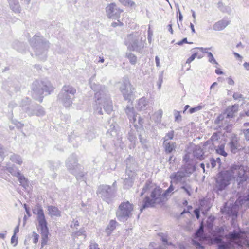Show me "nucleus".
Wrapping results in <instances>:
<instances>
[{
	"mask_svg": "<svg viewBox=\"0 0 249 249\" xmlns=\"http://www.w3.org/2000/svg\"><path fill=\"white\" fill-rule=\"evenodd\" d=\"M232 179L236 183L239 192L245 190V187L249 178L241 164H232L228 169L219 172L215 178L214 191L218 194L225 190Z\"/></svg>",
	"mask_w": 249,
	"mask_h": 249,
	"instance_id": "obj_1",
	"label": "nucleus"
},
{
	"mask_svg": "<svg viewBox=\"0 0 249 249\" xmlns=\"http://www.w3.org/2000/svg\"><path fill=\"white\" fill-rule=\"evenodd\" d=\"M32 97L41 103L44 96L51 94L54 89L50 82L39 80L35 81L31 86Z\"/></svg>",
	"mask_w": 249,
	"mask_h": 249,
	"instance_id": "obj_2",
	"label": "nucleus"
},
{
	"mask_svg": "<svg viewBox=\"0 0 249 249\" xmlns=\"http://www.w3.org/2000/svg\"><path fill=\"white\" fill-rule=\"evenodd\" d=\"M95 98L97 99L96 105L94 107V112L99 115L103 114L102 107L107 114H110L113 110V106L110 97L108 94L107 90L103 89L100 92L95 94Z\"/></svg>",
	"mask_w": 249,
	"mask_h": 249,
	"instance_id": "obj_3",
	"label": "nucleus"
},
{
	"mask_svg": "<svg viewBox=\"0 0 249 249\" xmlns=\"http://www.w3.org/2000/svg\"><path fill=\"white\" fill-rule=\"evenodd\" d=\"M29 42L34 50L36 55L41 60H45L47 57V51L49 48V42L42 36L35 35L30 39Z\"/></svg>",
	"mask_w": 249,
	"mask_h": 249,
	"instance_id": "obj_4",
	"label": "nucleus"
},
{
	"mask_svg": "<svg viewBox=\"0 0 249 249\" xmlns=\"http://www.w3.org/2000/svg\"><path fill=\"white\" fill-rule=\"evenodd\" d=\"M33 213L37 215V220L38 222V229L40 230L41 237V248L46 245L48 241L49 234L47 222L45 218L44 211L40 205H37L36 209L33 210Z\"/></svg>",
	"mask_w": 249,
	"mask_h": 249,
	"instance_id": "obj_5",
	"label": "nucleus"
},
{
	"mask_svg": "<svg viewBox=\"0 0 249 249\" xmlns=\"http://www.w3.org/2000/svg\"><path fill=\"white\" fill-rule=\"evenodd\" d=\"M162 189L160 187H156L152 191L150 197L146 196L143 200L142 205L140 209L141 212L147 208L154 207L155 204H160L165 200V197L162 194Z\"/></svg>",
	"mask_w": 249,
	"mask_h": 249,
	"instance_id": "obj_6",
	"label": "nucleus"
},
{
	"mask_svg": "<svg viewBox=\"0 0 249 249\" xmlns=\"http://www.w3.org/2000/svg\"><path fill=\"white\" fill-rule=\"evenodd\" d=\"M76 92V90L74 87L65 85L58 95V100L66 107H69L72 103Z\"/></svg>",
	"mask_w": 249,
	"mask_h": 249,
	"instance_id": "obj_7",
	"label": "nucleus"
},
{
	"mask_svg": "<svg viewBox=\"0 0 249 249\" xmlns=\"http://www.w3.org/2000/svg\"><path fill=\"white\" fill-rule=\"evenodd\" d=\"M133 210L134 205L128 201L122 202L116 210V217L120 222L126 221L131 217Z\"/></svg>",
	"mask_w": 249,
	"mask_h": 249,
	"instance_id": "obj_8",
	"label": "nucleus"
},
{
	"mask_svg": "<svg viewBox=\"0 0 249 249\" xmlns=\"http://www.w3.org/2000/svg\"><path fill=\"white\" fill-rule=\"evenodd\" d=\"M116 192L115 189L109 185H101L99 186L97 194L103 200L109 204L115 196Z\"/></svg>",
	"mask_w": 249,
	"mask_h": 249,
	"instance_id": "obj_9",
	"label": "nucleus"
},
{
	"mask_svg": "<svg viewBox=\"0 0 249 249\" xmlns=\"http://www.w3.org/2000/svg\"><path fill=\"white\" fill-rule=\"evenodd\" d=\"M120 90L125 100L130 99L133 93L134 89L132 88V86L127 77H124L123 78V82L120 87Z\"/></svg>",
	"mask_w": 249,
	"mask_h": 249,
	"instance_id": "obj_10",
	"label": "nucleus"
},
{
	"mask_svg": "<svg viewBox=\"0 0 249 249\" xmlns=\"http://www.w3.org/2000/svg\"><path fill=\"white\" fill-rule=\"evenodd\" d=\"M24 111L29 116L36 115L37 116L45 115V111L43 107L39 104H32L29 105L24 108Z\"/></svg>",
	"mask_w": 249,
	"mask_h": 249,
	"instance_id": "obj_11",
	"label": "nucleus"
},
{
	"mask_svg": "<svg viewBox=\"0 0 249 249\" xmlns=\"http://www.w3.org/2000/svg\"><path fill=\"white\" fill-rule=\"evenodd\" d=\"M123 12L122 9L118 8L115 3L108 4L106 8V12L109 18L116 19L120 18V14Z\"/></svg>",
	"mask_w": 249,
	"mask_h": 249,
	"instance_id": "obj_12",
	"label": "nucleus"
},
{
	"mask_svg": "<svg viewBox=\"0 0 249 249\" xmlns=\"http://www.w3.org/2000/svg\"><path fill=\"white\" fill-rule=\"evenodd\" d=\"M66 165L71 173H75V170H78L81 165L77 163L76 155L71 154L66 161Z\"/></svg>",
	"mask_w": 249,
	"mask_h": 249,
	"instance_id": "obj_13",
	"label": "nucleus"
},
{
	"mask_svg": "<svg viewBox=\"0 0 249 249\" xmlns=\"http://www.w3.org/2000/svg\"><path fill=\"white\" fill-rule=\"evenodd\" d=\"M126 168V174H136L138 165L134 159L129 155L125 160Z\"/></svg>",
	"mask_w": 249,
	"mask_h": 249,
	"instance_id": "obj_14",
	"label": "nucleus"
},
{
	"mask_svg": "<svg viewBox=\"0 0 249 249\" xmlns=\"http://www.w3.org/2000/svg\"><path fill=\"white\" fill-rule=\"evenodd\" d=\"M144 42L142 38H134L130 43L128 48L132 51H140L144 47Z\"/></svg>",
	"mask_w": 249,
	"mask_h": 249,
	"instance_id": "obj_15",
	"label": "nucleus"
},
{
	"mask_svg": "<svg viewBox=\"0 0 249 249\" xmlns=\"http://www.w3.org/2000/svg\"><path fill=\"white\" fill-rule=\"evenodd\" d=\"M187 172L186 170H179L177 172L171 174L170 178L175 183L177 184L181 182L183 179L186 177Z\"/></svg>",
	"mask_w": 249,
	"mask_h": 249,
	"instance_id": "obj_16",
	"label": "nucleus"
},
{
	"mask_svg": "<svg viewBox=\"0 0 249 249\" xmlns=\"http://www.w3.org/2000/svg\"><path fill=\"white\" fill-rule=\"evenodd\" d=\"M163 147L165 154H172L174 151H176L177 147L176 142L168 141V139L166 138H163Z\"/></svg>",
	"mask_w": 249,
	"mask_h": 249,
	"instance_id": "obj_17",
	"label": "nucleus"
},
{
	"mask_svg": "<svg viewBox=\"0 0 249 249\" xmlns=\"http://www.w3.org/2000/svg\"><path fill=\"white\" fill-rule=\"evenodd\" d=\"M138 129H131L127 134V139L131 142L130 148H135L137 142V135L138 134Z\"/></svg>",
	"mask_w": 249,
	"mask_h": 249,
	"instance_id": "obj_18",
	"label": "nucleus"
},
{
	"mask_svg": "<svg viewBox=\"0 0 249 249\" xmlns=\"http://www.w3.org/2000/svg\"><path fill=\"white\" fill-rule=\"evenodd\" d=\"M237 206H249V187L246 189V192L243 196H240L235 202Z\"/></svg>",
	"mask_w": 249,
	"mask_h": 249,
	"instance_id": "obj_19",
	"label": "nucleus"
},
{
	"mask_svg": "<svg viewBox=\"0 0 249 249\" xmlns=\"http://www.w3.org/2000/svg\"><path fill=\"white\" fill-rule=\"evenodd\" d=\"M244 232L239 228L238 230H234L225 236L228 240H239L241 238Z\"/></svg>",
	"mask_w": 249,
	"mask_h": 249,
	"instance_id": "obj_20",
	"label": "nucleus"
},
{
	"mask_svg": "<svg viewBox=\"0 0 249 249\" xmlns=\"http://www.w3.org/2000/svg\"><path fill=\"white\" fill-rule=\"evenodd\" d=\"M137 174H126L127 178L124 179V186L125 189H129L131 188L134 183Z\"/></svg>",
	"mask_w": 249,
	"mask_h": 249,
	"instance_id": "obj_21",
	"label": "nucleus"
},
{
	"mask_svg": "<svg viewBox=\"0 0 249 249\" xmlns=\"http://www.w3.org/2000/svg\"><path fill=\"white\" fill-rule=\"evenodd\" d=\"M238 107L239 105L237 104L229 106L226 108L224 113V114L226 115V118H233L234 116V114L237 112L238 110Z\"/></svg>",
	"mask_w": 249,
	"mask_h": 249,
	"instance_id": "obj_22",
	"label": "nucleus"
},
{
	"mask_svg": "<svg viewBox=\"0 0 249 249\" xmlns=\"http://www.w3.org/2000/svg\"><path fill=\"white\" fill-rule=\"evenodd\" d=\"M228 144L232 153H236L240 149V144L236 138L231 139Z\"/></svg>",
	"mask_w": 249,
	"mask_h": 249,
	"instance_id": "obj_23",
	"label": "nucleus"
},
{
	"mask_svg": "<svg viewBox=\"0 0 249 249\" xmlns=\"http://www.w3.org/2000/svg\"><path fill=\"white\" fill-rule=\"evenodd\" d=\"M229 24V21L222 19L214 23L213 26V29L215 31H221L225 29Z\"/></svg>",
	"mask_w": 249,
	"mask_h": 249,
	"instance_id": "obj_24",
	"label": "nucleus"
},
{
	"mask_svg": "<svg viewBox=\"0 0 249 249\" xmlns=\"http://www.w3.org/2000/svg\"><path fill=\"white\" fill-rule=\"evenodd\" d=\"M118 223L115 220H110L108 224L105 229V231L107 236L110 235L112 231L116 229Z\"/></svg>",
	"mask_w": 249,
	"mask_h": 249,
	"instance_id": "obj_25",
	"label": "nucleus"
},
{
	"mask_svg": "<svg viewBox=\"0 0 249 249\" xmlns=\"http://www.w3.org/2000/svg\"><path fill=\"white\" fill-rule=\"evenodd\" d=\"M74 175L77 181H84L86 183V178L85 177V174L82 171V166H80L78 170H75V173H71Z\"/></svg>",
	"mask_w": 249,
	"mask_h": 249,
	"instance_id": "obj_26",
	"label": "nucleus"
},
{
	"mask_svg": "<svg viewBox=\"0 0 249 249\" xmlns=\"http://www.w3.org/2000/svg\"><path fill=\"white\" fill-rule=\"evenodd\" d=\"M11 9L15 13H20L21 7L18 0H8Z\"/></svg>",
	"mask_w": 249,
	"mask_h": 249,
	"instance_id": "obj_27",
	"label": "nucleus"
},
{
	"mask_svg": "<svg viewBox=\"0 0 249 249\" xmlns=\"http://www.w3.org/2000/svg\"><path fill=\"white\" fill-rule=\"evenodd\" d=\"M116 124L114 123H112L110 125H109V128L108 129V130L107 132V136H111V137H117V138H118L119 137V136H118V131H117V130L116 128Z\"/></svg>",
	"mask_w": 249,
	"mask_h": 249,
	"instance_id": "obj_28",
	"label": "nucleus"
},
{
	"mask_svg": "<svg viewBox=\"0 0 249 249\" xmlns=\"http://www.w3.org/2000/svg\"><path fill=\"white\" fill-rule=\"evenodd\" d=\"M48 214L52 216L59 217L61 216V212L58 209L53 206H48Z\"/></svg>",
	"mask_w": 249,
	"mask_h": 249,
	"instance_id": "obj_29",
	"label": "nucleus"
},
{
	"mask_svg": "<svg viewBox=\"0 0 249 249\" xmlns=\"http://www.w3.org/2000/svg\"><path fill=\"white\" fill-rule=\"evenodd\" d=\"M225 211L226 213L230 216H237L238 212L236 207L234 205H232L231 206L225 207Z\"/></svg>",
	"mask_w": 249,
	"mask_h": 249,
	"instance_id": "obj_30",
	"label": "nucleus"
},
{
	"mask_svg": "<svg viewBox=\"0 0 249 249\" xmlns=\"http://www.w3.org/2000/svg\"><path fill=\"white\" fill-rule=\"evenodd\" d=\"M6 170L13 176L16 177L17 178L21 174L20 171H19L18 168L14 165L7 167Z\"/></svg>",
	"mask_w": 249,
	"mask_h": 249,
	"instance_id": "obj_31",
	"label": "nucleus"
},
{
	"mask_svg": "<svg viewBox=\"0 0 249 249\" xmlns=\"http://www.w3.org/2000/svg\"><path fill=\"white\" fill-rule=\"evenodd\" d=\"M96 137L95 129L93 127L89 128L86 132V138L88 141H91Z\"/></svg>",
	"mask_w": 249,
	"mask_h": 249,
	"instance_id": "obj_32",
	"label": "nucleus"
},
{
	"mask_svg": "<svg viewBox=\"0 0 249 249\" xmlns=\"http://www.w3.org/2000/svg\"><path fill=\"white\" fill-rule=\"evenodd\" d=\"M17 178L20 185L26 189L29 186V181L22 174H20Z\"/></svg>",
	"mask_w": 249,
	"mask_h": 249,
	"instance_id": "obj_33",
	"label": "nucleus"
},
{
	"mask_svg": "<svg viewBox=\"0 0 249 249\" xmlns=\"http://www.w3.org/2000/svg\"><path fill=\"white\" fill-rule=\"evenodd\" d=\"M14 48L18 51L22 53L26 49L25 44L23 42L15 41L13 44Z\"/></svg>",
	"mask_w": 249,
	"mask_h": 249,
	"instance_id": "obj_34",
	"label": "nucleus"
},
{
	"mask_svg": "<svg viewBox=\"0 0 249 249\" xmlns=\"http://www.w3.org/2000/svg\"><path fill=\"white\" fill-rule=\"evenodd\" d=\"M147 105L146 99L144 98H142L139 100L136 107L139 110H143L145 108Z\"/></svg>",
	"mask_w": 249,
	"mask_h": 249,
	"instance_id": "obj_35",
	"label": "nucleus"
},
{
	"mask_svg": "<svg viewBox=\"0 0 249 249\" xmlns=\"http://www.w3.org/2000/svg\"><path fill=\"white\" fill-rule=\"evenodd\" d=\"M193 155L195 157L201 160L204 159V152L200 147L196 148L194 152Z\"/></svg>",
	"mask_w": 249,
	"mask_h": 249,
	"instance_id": "obj_36",
	"label": "nucleus"
},
{
	"mask_svg": "<svg viewBox=\"0 0 249 249\" xmlns=\"http://www.w3.org/2000/svg\"><path fill=\"white\" fill-rule=\"evenodd\" d=\"M91 79V78L90 79V81H89L90 84V87L94 91H96L95 94L96 93H97V92L101 91V90H102L103 89H105L106 90H107V88L105 86H102L101 85H98V84H97L95 83H90Z\"/></svg>",
	"mask_w": 249,
	"mask_h": 249,
	"instance_id": "obj_37",
	"label": "nucleus"
},
{
	"mask_svg": "<svg viewBox=\"0 0 249 249\" xmlns=\"http://www.w3.org/2000/svg\"><path fill=\"white\" fill-rule=\"evenodd\" d=\"M10 159L12 162H15L19 165H21L22 163V159L18 155L13 154L10 156Z\"/></svg>",
	"mask_w": 249,
	"mask_h": 249,
	"instance_id": "obj_38",
	"label": "nucleus"
},
{
	"mask_svg": "<svg viewBox=\"0 0 249 249\" xmlns=\"http://www.w3.org/2000/svg\"><path fill=\"white\" fill-rule=\"evenodd\" d=\"M124 6L135 8L136 6L135 3L131 0H118Z\"/></svg>",
	"mask_w": 249,
	"mask_h": 249,
	"instance_id": "obj_39",
	"label": "nucleus"
},
{
	"mask_svg": "<svg viewBox=\"0 0 249 249\" xmlns=\"http://www.w3.org/2000/svg\"><path fill=\"white\" fill-rule=\"evenodd\" d=\"M217 7L219 10L223 13H229L231 11L230 8L229 7L226 6L223 3V2L221 1H219L217 3Z\"/></svg>",
	"mask_w": 249,
	"mask_h": 249,
	"instance_id": "obj_40",
	"label": "nucleus"
},
{
	"mask_svg": "<svg viewBox=\"0 0 249 249\" xmlns=\"http://www.w3.org/2000/svg\"><path fill=\"white\" fill-rule=\"evenodd\" d=\"M224 148L225 146L222 144L218 146L215 150L217 154L225 157L227 156V153L225 152Z\"/></svg>",
	"mask_w": 249,
	"mask_h": 249,
	"instance_id": "obj_41",
	"label": "nucleus"
},
{
	"mask_svg": "<svg viewBox=\"0 0 249 249\" xmlns=\"http://www.w3.org/2000/svg\"><path fill=\"white\" fill-rule=\"evenodd\" d=\"M139 115L134 113L132 115H131V117H129V119L130 121L133 124L134 126L136 129H138L139 126L137 125L136 123L137 120H138V118Z\"/></svg>",
	"mask_w": 249,
	"mask_h": 249,
	"instance_id": "obj_42",
	"label": "nucleus"
},
{
	"mask_svg": "<svg viewBox=\"0 0 249 249\" xmlns=\"http://www.w3.org/2000/svg\"><path fill=\"white\" fill-rule=\"evenodd\" d=\"M162 111L161 109H159L158 111L155 112L154 115L155 121L157 123L160 122L162 118Z\"/></svg>",
	"mask_w": 249,
	"mask_h": 249,
	"instance_id": "obj_43",
	"label": "nucleus"
},
{
	"mask_svg": "<svg viewBox=\"0 0 249 249\" xmlns=\"http://www.w3.org/2000/svg\"><path fill=\"white\" fill-rule=\"evenodd\" d=\"M126 55L131 64L134 65L136 63L137 57L134 54L128 53L126 54Z\"/></svg>",
	"mask_w": 249,
	"mask_h": 249,
	"instance_id": "obj_44",
	"label": "nucleus"
},
{
	"mask_svg": "<svg viewBox=\"0 0 249 249\" xmlns=\"http://www.w3.org/2000/svg\"><path fill=\"white\" fill-rule=\"evenodd\" d=\"M180 189H183L189 196H191L192 188L190 184H185V185H181Z\"/></svg>",
	"mask_w": 249,
	"mask_h": 249,
	"instance_id": "obj_45",
	"label": "nucleus"
},
{
	"mask_svg": "<svg viewBox=\"0 0 249 249\" xmlns=\"http://www.w3.org/2000/svg\"><path fill=\"white\" fill-rule=\"evenodd\" d=\"M151 187V183L150 181H147L143 186L142 191L141 193V196H142L148 190H150Z\"/></svg>",
	"mask_w": 249,
	"mask_h": 249,
	"instance_id": "obj_46",
	"label": "nucleus"
},
{
	"mask_svg": "<svg viewBox=\"0 0 249 249\" xmlns=\"http://www.w3.org/2000/svg\"><path fill=\"white\" fill-rule=\"evenodd\" d=\"M30 100L28 98H25L22 100L20 106L22 107L23 110L25 107H27L29 105Z\"/></svg>",
	"mask_w": 249,
	"mask_h": 249,
	"instance_id": "obj_47",
	"label": "nucleus"
},
{
	"mask_svg": "<svg viewBox=\"0 0 249 249\" xmlns=\"http://www.w3.org/2000/svg\"><path fill=\"white\" fill-rule=\"evenodd\" d=\"M174 189V187L173 185V181H171V184L168 188L163 193V196L166 197L168 196V194L170 193Z\"/></svg>",
	"mask_w": 249,
	"mask_h": 249,
	"instance_id": "obj_48",
	"label": "nucleus"
},
{
	"mask_svg": "<svg viewBox=\"0 0 249 249\" xmlns=\"http://www.w3.org/2000/svg\"><path fill=\"white\" fill-rule=\"evenodd\" d=\"M230 247L228 244L224 241L218 244V249H229Z\"/></svg>",
	"mask_w": 249,
	"mask_h": 249,
	"instance_id": "obj_49",
	"label": "nucleus"
},
{
	"mask_svg": "<svg viewBox=\"0 0 249 249\" xmlns=\"http://www.w3.org/2000/svg\"><path fill=\"white\" fill-rule=\"evenodd\" d=\"M208 57L209 58V62L212 64H218V63L214 59L212 53L211 52L207 53Z\"/></svg>",
	"mask_w": 249,
	"mask_h": 249,
	"instance_id": "obj_50",
	"label": "nucleus"
},
{
	"mask_svg": "<svg viewBox=\"0 0 249 249\" xmlns=\"http://www.w3.org/2000/svg\"><path fill=\"white\" fill-rule=\"evenodd\" d=\"M125 112L126 114H127L128 117H131V115L135 113L134 112V108L133 107H130L129 106H127V107L125 109Z\"/></svg>",
	"mask_w": 249,
	"mask_h": 249,
	"instance_id": "obj_51",
	"label": "nucleus"
},
{
	"mask_svg": "<svg viewBox=\"0 0 249 249\" xmlns=\"http://www.w3.org/2000/svg\"><path fill=\"white\" fill-rule=\"evenodd\" d=\"M6 149L0 144V157L3 158L6 155Z\"/></svg>",
	"mask_w": 249,
	"mask_h": 249,
	"instance_id": "obj_52",
	"label": "nucleus"
},
{
	"mask_svg": "<svg viewBox=\"0 0 249 249\" xmlns=\"http://www.w3.org/2000/svg\"><path fill=\"white\" fill-rule=\"evenodd\" d=\"M175 121L177 122H179L181 121V116L179 112L177 110H174Z\"/></svg>",
	"mask_w": 249,
	"mask_h": 249,
	"instance_id": "obj_53",
	"label": "nucleus"
},
{
	"mask_svg": "<svg viewBox=\"0 0 249 249\" xmlns=\"http://www.w3.org/2000/svg\"><path fill=\"white\" fill-rule=\"evenodd\" d=\"M197 55V52H194V53L191 55V56L187 59L186 60V64H190L191 62H192L195 58L196 57Z\"/></svg>",
	"mask_w": 249,
	"mask_h": 249,
	"instance_id": "obj_54",
	"label": "nucleus"
},
{
	"mask_svg": "<svg viewBox=\"0 0 249 249\" xmlns=\"http://www.w3.org/2000/svg\"><path fill=\"white\" fill-rule=\"evenodd\" d=\"M202 108V106H197V107H192V108H191L189 109V113L190 114H192L193 113H195V112H196V111H198L201 110Z\"/></svg>",
	"mask_w": 249,
	"mask_h": 249,
	"instance_id": "obj_55",
	"label": "nucleus"
},
{
	"mask_svg": "<svg viewBox=\"0 0 249 249\" xmlns=\"http://www.w3.org/2000/svg\"><path fill=\"white\" fill-rule=\"evenodd\" d=\"M174 131L173 130H172V131L169 132L168 133H167L166 134V136L164 138H167V139H168V141L169 140H172L174 138Z\"/></svg>",
	"mask_w": 249,
	"mask_h": 249,
	"instance_id": "obj_56",
	"label": "nucleus"
},
{
	"mask_svg": "<svg viewBox=\"0 0 249 249\" xmlns=\"http://www.w3.org/2000/svg\"><path fill=\"white\" fill-rule=\"evenodd\" d=\"M223 236L216 234L214 237L215 241L218 243V244L221 243V242H223Z\"/></svg>",
	"mask_w": 249,
	"mask_h": 249,
	"instance_id": "obj_57",
	"label": "nucleus"
},
{
	"mask_svg": "<svg viewBox=\"0 0 249 249\" xmlns=\"http://www.w3.org/2000/svg\"><path fill=\"white\" fill-rule=\"evenodd\" d=\"M138 135H139V138L140 139V142L142 144H144L145 143H147V140L145 138L142 137V134L141 131L138 134Z\"/></svg>",
	"mask_w": 249,
	"mask_h": 249,
	"instance_id": "obj_58",
	"label": "nucleus"
},
{
	"mask_svg": "<svg viewBox=\"0 0 249 249\" xmlns=\"http://www.w3.org/2000/svg\"><path fill=\"white\" fill-rule=\"evenodd\" d=\"M216 234H218L222 236H224V229L223 228V227H220L219 228H218L217 229H216Z\"/></svg>",
	"mask_w": 249,
	"mask_h": 249,
	"instance_id": "obj_59",
	"label": "nucleus"
},
{
	"mask_svg": "<svg viewBox=\"0 0 249 249\" xmlns=\"http://www.w3.org/2000/svg\"><path fill=\"white\" fill-rule=\"evenodd\" d=\"M143 123V119L140 117V115H139L138 118V124L139 125L138 129H141L142 132L143 131V130L141 129V127Z\"/></svg>",
	"mask_w": 249,
	"mask_h": 249,
	"instance_id": "obj_60",
	"label": "nucleus"
},
{
	"mask_svg": "<svg viewBox=\"0 0 249 249\" xmlns=\"http://www.w3.org/2000/svg\"><path fill=\"white\" fill-rule=\"evenodd\" d=\"M33 236L34 238V239H33L34 243H35V244L37 243L38 241V239H39V235L37 233H36V232H33Z\"/></svg>",
	"mask_w": 249,
	"mask_h": 249,
	"instance_id": "obj_61",
	"label": "nucleus"
},
{
	"mask_svg": "<svg viewBox=\"0 0 249 249\" xmlns=\"http://www.w3.org/2000/svg\"><path fill=\"white\" fill-rule=\"evenodd\" d=\"M11 244H14V246H15L18 244V238L16 237V235H13L11 239Z\"/></svg>",
	"mask_w": 249,
	"mask_h": 249,
	"instance_id": "obj_62",
	"label": "nucleus"
},
{
	"mask_svg": "<svg viewBox=\"0 0 249 249\" xmlns=\"http://www.w3.org/2000/svg\"><path fill=\"white\" fill-rule=\"evenodd\" d=\"M224 119V117L222 115H219L217 117L214 121V123L216 124H220V122Z\"/></svg>",
	"mask_w": 249,
	"mask_h": 249,
	"instance_id": "obj_63",
	"label": "nucleus"
},
{
	"mask_svg": "<svg viewBox=\"0 0 249 249\" xmlns=\"http://www.w3.org/2000/svg\"><path fill=\"white\" fill-rule=\"evenodd\" d=\"M243 133L245 135V138L247 140H249V128L244 129Z\"/></svg>",
	"mask_w": 249,
	"mask_h": 249,
	"instance_id": "obj_64",
	"label": "nucleus"
}]
</instances>
